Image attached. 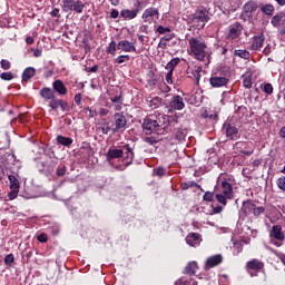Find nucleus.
I'll list each match as a JSON object with an SVG mask.
<instances>
[{"instance_id": "1", "label": "nucleus", "mask_w": 285, "mask_h": 285, "mask_svg": "<svg viewBox=\"0 0 285 285\" xmlns=\"http://www.w3.org/2000/svg\"><path fill=\"white\" fill-rule=\"evenodd\" d=\"M190 57H194L197 61H206L208 57H210V52L208 51V45L206 40L200 36L191 37L188 39Z\"/></svg>"}, {"instance_id": "2", "label": "nucleus", "mask_w": 285, "mask_h": 285, "mask_svg": "<svg viewBox=\"0 0 285 285\" xmlns=\"http://www.w3.org/2000/svg\"><path fill=\"white\" fill-rule=\"evenodd\" d=\"M61 8L63 12H77L78 14H81L83 8H86V3L81 0H62Z\"/></svg>"}, {"instance_id": "3", "label": "nucleus", "mask_w": 285, "mask_h": 285, "mask_svg": "<svg viewBox=\"0 0 285 285\" xmlns=\"http://www.w3.org/2000/svg\"><path fill=\"white\" fill-rule=\"evenodd\" d=\"M193 21L194 23H200V28H204L210 21V12L206 7H200L194 13Z\"/></svg>"}, {"instance_id": "4", "label": "nucleus", "mask_w": 285, "mask_h": 285, "mask_svg": "<svg viewBox=\"0 0 285 285\" xmlns=\"http://www.w3.org/2000/svg\"><path fill=\"white\" fill-rule=\"evenodd\" d=\"M269 238L274 246L279 247V244L277 242H284L285 239V235L284 232L282 230L281 225H274L272 227V230L269 232ZM273 239H276L277 242H274Z\"/></svg>"}, {"instance_id": "5", "label": "nucleus", "mask_w": 285, "mask_h": 285, "mask_svg": "<svg viewBox=\"0 0 285 285\" xmlns=\"http://www.w3.org/2000/svg\"><path fill=\"white\" fill-rule=\"evenodd\" d=\"M144 23H153L155 19H159V9L150 7L147 8L141 16Z\"/></svg>"}, {"instance_id": "6", "label": "nucleus", "mask_w": 285, "mask_h": 285, "mask_svg": "<svg viewBox=\"0 0 285 285\" xmlns=\"http://www.w3.org/2000/svg\"><path fill=\"white\" fill-rule=\"evenodd\" d=\"M8 179L10 181V193L8 194L9 199H17V196L19 195V179H17V176L9 175Z\"/></svg>"}, {"instance_id": "7", "label": "nucleus", "mask_w": 285, "mask_h": 285, "mask_svg": "<svg viewBox=\"0 0 285 285\" xmlns=\"http://www.w3.org/2000/svg\"><path fill=\"white\" fill-rule=\"evenodd\" d=\"M257 10V2L255 0H250L243 6V13L240 14V19L246 21L253 17V12Z\"/></svg>"}, {"instance_id": "8", "label": "nucleus", "mask_w": 285, "mask_h": 285, "mask_svg": "<svg viewBox=\"0 0 285 285\" xmlns=\"http://www.w3.org/2000/svg\"><path fill=\"white\" fill-rule=\"evenodd\" d=\"M244 30V27L239 22L232 23L228 28L227 32V39H230L232 41L239 38L242 36V32Z\"/></svg>"}, {"instance_id": "9", "label": "nucleus", "mask_w": 285, "mask_h": 285, "mask_svg": "<svg viewBox=\"0 0 285 285\" xmlns=\"http://www.w3.org/2000/svg\"><path fill=\"white\" fill-rule=\"evenodd\" d=\"M236 148L242 155H246L247 157H250L255 153V144L253 142L238 141L236 142Z\"/></svg>"}, {"instance_id": "10", "label": "nucleus", "mask_w": 285, "mask_h": 285, "mask_svg": "<svg viewBox=\"0 0 285 285\" xmlns=\"http://www.w3.org/2000/svg\"><path fill=\"white\" fill-rule=\"evenodd\" d=\"M223 132H225L227 139H230V140L239 139V129H237L235 125L225 122L223 125Z\"/></svg>"}, {"instance_id": "11", "label": "nucleus", "mask_w": 285, "mask_h": 285, "mask_svg": "<svg viewBox=\"0 0 285 285\" xmlns=\"http://www.w3.org/2000/svg\"><path fill=\"white\" fill-rule=\"evenodd\" d=\"M244 213H253L254 217H259L266 208L264 207H257L252 200H248L243 204Z\"/></svg>"}, {"instance_id": "12", "label": "nucleus", "mask_w": 285, "mask_h": 285, "mask_svg": "<svg viewBox=\"0 0 285 285\" xmlns=\"http://www.w3.org/2000/svg\"><path fill=\"white\" fill-rule=\"evenodd\" d=\"M115 119V128L114 132H119L120 130H124L126 126H128V120H126V116L121 112H117L114 116Z\"/></svg>"}, {"instance_id": "13", "label": "nucleus", "mask_w": 285, "mask_h": 285, "mask_svg": "<svg viewBox=\"0 0 285 285\" xmlns=\"http://www.w3.org/2000/svg\"><path fill=\"white\" fill-rule=\"evenodd\" d=\"M142 128L146 135H153V132H157V130H159V122H157V120L146 118L144 120Z\"/></svg>"}, {"instance_id": "14", "label": "nucleus", "mask_w": 285, "mask_h": 285, "mask_svg": "<svg viewBox=\"0 0 285 285\" xmlns=\"http://www.w3.org/2000/svg\"><path fill=\"white\" fill-rule=\"evenodd\" d=\"M224 262V257L222 254H216L214 256H210L205 262V271H210V268H215V266H219Z\"/></svg>"}, {"instance_id": "15", "label": "nucleus", "mask_w": 285, "mask_h": 285, "mask_svg": "<svg viewBox=\"0 0 285 285\" xmlns=\"http://www.w3.org/2000/svg\"><path fill=\"white\" fill-rule=\"evenodd\" d=\"M209 83L212 88H223V86H226L228 83V78L214 75L210 77Z\"/></svg>"}, {"instance_id": "16", "label": "nucleus", "mask_w": 285, "mask_h": 285, "mask_svg": "<svg viewBox=\"0 0 285 285\" xmlns=\"http://www.w3.org/2000/svg\"><path fill=\"white\" fill-rule=\"evenodd\" d=\"M169 108H171V110H184V108H186L184 97L178 95L174 96L169 102Z\"/></svg>"}, {"instance_id": "17", "label": "nucleus", "mask_w": 285, "mask_h": 285, "mask_svg": "<svg viewBox=\"0 0 285 285\" xmlns=\"http://www.w3.org/2000/svg\"><path fill=\"white\" fill-rule=\"evenodd\" d=\"M52 90L53 92H57V95H60L61 97L68 95V87H66V83L61 79L55 80L52 82Z\"/></svg>"}, {"instance_id": "18", "label": "nucleus", "mask_w": 285, "mask_h": 285, "mask_svg": "<svg viewBox=\"0 0 285 285\" xmlns=\"http://www.w3.org/2000/svg\"><path fill=\"white\" fill-rule=\"evenodd\" d=\"M219 181L222 194L226 195L227 197H233V185L226 179L222 180V176L218 177L217 184H219Z\"/></svg>"}, {"instance_id": "19", "label": "nucleus", "mask_w": 285, "mask_h": 285, "mask_svg": "<svg viewBox=\"0 0 285 285\" xmlns=\"http://www.w3.org/2000/svg\"><path fill=\"white\" fill-rule=\"evenodd\" d=\"M117 50H121L122 52H137V47L128 40H121L117 43Z\"/></svg>"}, {"instance_id": "20", "label": "nucleus", "mask_w": 285, "mask_h": 285, "mask_svg": "<svg viewBox=\"0 0 285 285\" xmlns=\"http://www.w3.org/2000/svg\"><path fill=\"white\" fill-rule=\"evenodd\" d=\"M185 239L186 244L191 247L199 246V244H202V235L198 233H189Z\"/></svg>"}, {"instance_id": "21", "label": "nucleus", "mask_w": 285, "mask_h": 285, "mask_svg": "<svg viewBox=\"0 0 285 285\" xmlns=\"http://www.w3.org/2000/svg\"><path fill=\"white\" fill-rule=\"evenodd\" d=\"M139 14V8L137 9H122L120 11V17L125 20V21H130L132 19H137V16Z\"/></svg>"}, {"instance_id": "22", "label": "nucleus", "mask_w": 285, "mask_h": 285, "mask_svg": "<svg viewBox=\"0 0 285 285\" xmlns=\"http://www.w3.org/2000/svg\"><path fill=\"white\" fill-rule=\"evenodd\" d=\"M265 40H266V38H264V36H255L253 38L249 50H253L254 52L262 50Z\"/></svg>"}, {"instance_id": "23", "label": "nucleus", "mask_w": 285, "mask_h": 285, "mask_svg": "<svg viewBox=\"0 0 285 285\" xmlns=\"http://www.w3.org/2000/svg\"><path fill=\"white\" fill-rule=\"evenodd\" d=\"M246 268L248 271H254L255 273H259V271L264 268V263L257 258H253L252 261L247 262Z\"/></svg>"}, {"instance_id": "24", "label": "nucleus", "mask_w": 285, "mask_h": 285, "mask_svg": "<svg viewBox=\"0 0 285 285\" xmlns=\"http://www.w3.org/2000/svg\"><path fill=\"white\" fill-rule=\"evenodd\" d=\"M124 157V149L110 148L107 151V161H112V159H121Z\"/></svg>"}, {"instance_id": "25", "label": "nucleus", "mask_w": 285, "mask_h": 285, "mask_svg": "<svg viewBox=\"0 0 285 285\" xmlns=\"http://www.w3.org/2000/svg\"><path fill=\"white\" fill-rule=\"evenodd\" d=\"M197 271H199V266L197 265V262L191 261L185 267L184 274L193 276V275H197Z\"/></svg>"}, {"instance_id": "26", "label": "nucleus", "mask_w": 285, "mask_h": 285, "mask_svg": "<svg viewBox=\"0 0 285 285\" xmlns=\"http://www.w3.org/2000/svg\"><path fill=\"white\" fill-rule=\"evenodd\" d=\"M125 159L127 164H132V159H135V151H132V148L130 145H124L122 146Z\"/></svg>"}, {"instance_id": "27", "label": "nucleus", "mask_w": 285, "mask_h": 285, "mask_svg": "<svg viewBox=\"0 0 285 285\" xmlns=\"http://www.w3.org/2000/svg\"><path fill=\"white\" fill-rule=\"evenodd\" d=\"M40 97H42V99H46V101H50L55 98V90L49 87H43L42 89H40Z\"/></svg>"}, {"instance_id": "28", "label": "nucleus", "mask_w": 285, "mask_h": 285, "mask_svg": "<svg viewBox=\"0 0 285 285\" xmlns=\"http://www.w3.org/2000/svg\"><path fill=\"white\" fill-rule=\"evenodd\" d=\"M35 75H37V69H35L33 67L26 68L22 72V81L31 80Z\"/></svg>"}, {"instance_id": "29", "label": "nucleus", "mask_w": 285, "mask_h": 285, "mask_svg": "<svg viewBox=\"0 0 285 285\" xmlns=\"http://www.w3.org/2000/svg\"><path fill=\"white\" fill-rule=\"evenodd\" d=\"M173 39H175V33H168V35L164 36L163 38H160L158 48L166 50V46H167L168 41H173Z\"/></svg>"}, {"instance_id": "30", "label": "nucleus", "mask_w": 285, "mask_h": 285, "mask_svg": "<svg viewBox=\"0 0 285 285\" xmlns=\"http://www.w3.org/2000/svg\"><path fill=\"white\" fill-rule=\"evenodd\" d=\"M181 190H188V188H198L202 190V185L197 184L195 180H189L180 184Z\"/></svg>"}, {"instance_id": "31", "label": "nucleus", "mask_w": 285, "mask_h": 285, "mask_svg": "<svg viewBox=\"0 0 285 285\" xmlns=\"http://www.w3.org/2000/svg\"><path fill=\"white\" fill-rule=\"evenodd\" d=\"M234 57H239V59L248 60L250 59V52L246 49L234 50Z\"/></svg>"}, {"instance_id": "32", "label": "nucleus", "mask_w": 285, "mask_h": 285, "mask_svg": "<svg viewBox=\"0 0 285 285\" xmlns=\"http://www.w3.org/2000/svg\"><path fill=\"white\" fill-rule=\"evenodd\" d=\"M261 12L267 14V17H273V14L275 13V7L271 3L263 4L261 7Z\"/></svg>"}, {"instance_id": "33", "label": "nucleus", "mask_w": 285, "mask_h": 285, "mask_svg": "<svg viewBox=\"0 0 285 285\" xmlns=\"http://www.w3.org/2000/svg\"><path fill=\"white\" fill-rule=\"evenodd\" d=\"M57 141H58V144H60V146H66L68 148V147L72 146L73 140L70 137L58 136Z\"/></svg>"}, {"instance_id": "34", "label": "nucleus", "mask_w": 285, "mask_h": 285, "mask_svg": "<svg viewBox=\"0 0 285 285\" xmlns=\"http://www.w3.org/2000/svg\"><path fill=\"white\" fill-rule=\"evenodd\" d=\"M180 59L179 58H174L171 59L167 65H166V70H170L171 72H175V69L179 66L180 63Z\"/></svg>"}, {"instance_id": "35", "label": "nucleus", "mask_w": 285, "mask_h": 285, "mask_svg": "<svg viewBox=\"0 0 285 285\" xmlns=\"http://www.w3.org/2000/svg\"><path fill=\"white\" fill-rule=\"evenodd\" d=\"M175 285H197V282L193 278L181 277L175 282Z\"/></svg>"}, {"instance_id": "36", "label": "nucleus", "mask_w": 285, "mask_h": 285, "mask_svg": "<svg viewBox=\"0 0 285 285\" xmlns=\"http://www.w3.org/2000/svg\"><path fill=\"white\" fill-rule=\"evenodd\" d=\"M161 98L160 97H154L150 101H149V108H151V110H157V108H159L161 106Z\"/></svg>"}, {"instance_id": "37", "label": "nucleus", "mask_w": 285, "mask_h": 285, "mask_svg": "<svg viewBox=\"0 0 285 285\" xmlns=\"http://www.w3.org/2000/svg\"><path fill=\"white\" fill-rule=\"evenodd\" d=\"M233 197H228L225 194H216V202L218 204H222L223 206H226L228 204V199H232Z\"/></svg>"}, {"instance_id": "38", "label": "nucleus", "mask_w": 285, "mask_h": 285, "mask_svg": "<svg viewBox=\"0 0 285 285\" xmlns=\"http://www.w3.org/2000/svg\"><path fill=\"white\" fill-rule=\"evenodd\" d=\"M243 85L244 88H253V79L250 78V73L243 75Z\"/></svg>"}, {"instance_id": "39", "label": "nucleus", "mask_w": 285, "mask_h": 285, "mask_svg": "<svg viewBox=\"0 0 285 285\" xmlns=\"http://www.w3.org/2000/svg\"><path fill=\"white\" fill-rule=\"evenodd\" d=\"M271 23H272V26H274V28H279V26H282V16L275 14L272 18Z\"/></svg>"}, {"instance_id": "40", "label": "nucleus", "mask_w": 285, "mask_h": 285, "mask_svg": "<svg viewBox=\"0 0 285 285\" xmlns=\"http://www.w3.org/2000/svg\"><path fill=\"white\" fill-rule=\"evenodd\" d=\"M0 79H2V81H12V79H14V75L11 71L2 72L0 75Z\"/></svg>"}, {"instance_id": "41", "label": "nucleus", "mask_w": 285, "mask_h": 285, "mask_svg": "<svg viewBox=\"0 0 285 285\" xmlns=\"http://www.w3.org/2000/svg\"><path fill=\"white\" fill-rule=\"evenodd\" d=\"M60 100L61 99H57V97L51 98V100L49 101V107L51 108V110H58Z\"/></svg>"}, {"instance_id": "42", "label": "nucleus", "mask_w": 285, "mask_h": 285, "mask_svg": "<svg viewBox=\"0 0 285 285\" xmlns=\"http://www.w3.org/2000/svg\"><path fill=\"white\" fill-rule=\"evenodd\" d=\"M108 55H115L117 52V42L111 41L107 47Z\"/></svg>"}, {"instance_id": "43", "label": "nucleus", "mask_w": 285, "mask_h": 285, "mask_svg": "<svg viewBox=\"0 0 285 285\" xmlns=\"http://www.w3.org/2000/svg\"><path fill=\"white\" fill-rule=\"evenodd\" d=\"M115 61L116 63H126L130 61V56L128 55L118 56Z\"/></svg>"}, {"instance_id": "44", "label": "nucleus", "mask_w": 285, "mask_h": 285, "mask_svg": "<svg viewBox=\"0 0 285 285\" xmlns=\"http://www.w3.org/2000/svg\"><path fill=\"white\" fill-rule=\"evenodd\" d=\"M176 139L177 141H184V139H186V131L184 129H178L176 131Z\"/></svg>"}, {"instance_id": "45", "label": "nucleus", "mask_w": 285, "mask_h": 285, "mask_svg": "<svg viewBox=\"0 0 285 285\" xmlns=\"http://www.w3.org/2000/svg\"><path fill=\"white\" fill-rule=\"evenodd\" d=\"M277 187L279 188V190L285 191V176L279 177L276 180Z\"/></svg>"}, {"instance_id": "46", "label": "nucleus", "mask_w": 285, "mask_h": 285, "mask_svg": "<svg viewBox=\"0 0 285 285\" xmlns=\"http://www.w3.org/2000/svg\"><path fill=\"white\" fill-rule=\"evenodd\" d=\"M0 66H1L2 70H10L12 65L10 63V60L2 59L0 61Z\"/></svg>"}, {"instance_id": "47", "label": "nucleus", "mask_w": 285, "mask_h": 285, "mask_svg": "<svg viewBox=\"0 0 285 285\" xmlns=\"http://www.w3.org/2000/svg\"><path fill=\"white\" fill-rule=\"evenodd\" d=\"M146 144H149V146H155V144H158L159 140L153 136L145 137Z\"/></svg>"}, {"instance_id": "48", "label": "nucleus", "mask_w": 285, "mask_h": 285, "mask_svg": "<svg viewBox=\"0 0 285 285\" xmlns=\"http://www.w3.org/2000/svg\"><path fill=\"white\" fill-rule=\"evenodd\" d=\"M156 32L158 35H166V32H170V27L158 26Z\"/></svg>"}, {"instance_id": "49", "label": "nucleus", "mask_w": 285, "mask_h": 285, "mask_svg": "<svg viewBox=\"0 0 285 285\" xmlns=\"http://www.w3.org/2000/svg\"><path fill=\"white\" fill-rule=\"evenodd\" d=\"M14 262V255L13 254H8L4 257V264L6 266H11V264Z\"/></svg>"}, {"instance_id": "50", "label": "nucleus", "mask_w": 285, "mask_h": 285, "mask_svg": "<svg viewBox=\"0 0 285 285\" xmlns=\"http://www.w3.org/2000/svg\"><path fill=\"white\" fill-rule=\"evenodd\" d=\"M204 202H213L214 199V194L213 191H206L203 196Z\"/></svg>"}, {"instance_id": "51", "label": "nucleus", "mask_w": 285, "mask_h": 285, "mask_svg": "<svg viewBox=\"0 0 285 285\" xmlns=\"http://www.w3.org/2000/svg\"><path fill=\"white\" fill-rule=\"evenodd\" d=\"M38 242H40L41 244H46V242H48V235H46L45 233L40 234L37 236Z\"/></svg>"}, {"instance_id": "52", "label": "nucleus", "mask_w": 285, "mask_h": 285, "mask_svg": "<svg viewBox=\"0 0 285 285\" xmlns=\"http://www.w3.org/2000/svg\"><path fill=\"white\" fill-rule=\"evenodd\" d=\"M264 92H266V95H273V85L266 83L264 86Z\"/></svg>"}, {"instance_id": "53", "label": "nucleus", "mask_w": 285, "mask_h": 285, "mask_svg": "<svg viewBox=\"0 0 285 285\" xmlns=\"http://www.w3.org/2000/svg\"><path fill=\"white\" fill-rule=\"evenodd\" d=\"M156 175L157 177H164V175H166V169H164V167H158L156 169Z\"/></svg>"}, {"instance_id": "54", "label": "nucleus", "mask_w": 285, "mask_h": 285, "mask_svg": "<svg viewBox=\"0 0 285 285\" xmlns=\"http://www.w3.org/2000/svg\"><path fill=\"white\" fill-rule=\"evenodd\" d=\"M173 72L174 71H168L167 73H166V76H165V79H166V82L167 83H173Z\"/></svg>"}, {"instance_id": "55", "label": "nucleus", "mask_w": 285, "mask_h": 285, "mask_svg": "<svg viewBox=\"0 0 285 285\" xmlns=\"http://www.w3.org/2000/svg\"><path fill=\"white\" fill-rule=\"evenodd\" d=\"M11 159L14 161L17 170H19L21 168V161L17 159V156H14V154L11 155Z\"/></svg>"}, {"instance_id": "56", "label": "nucleus", "mask_w": 285, "mask_h": 285, "mask_svg": "<svg viewBox=\"0 0 285 285\" xmlns=\"http://www.w3.org/2000/svg\"><path fill=\"white\" fill-rule=\"evenodd\" d=\"M110 18L111 19H119V11L117 9H111Z\"/></svg>"}, {"instance_id": "57", "label": "nucleus", "mask_w": 285, "mask_h": 285, "mask_svg": "<svg viewBox=\"0 0 285 285\" xmlns=\"http://www.w3.org/2000/svg\"><path fill=\"white\" fill-rule=\"evenodd\" d=\"M110 101H112V104H121V96H111Z\"/></svg>"}, {"instance_id": "58", "label": "nucleus", "mask_w": 285, "mask_h": 285, "mask_svg": "<svg viewBox=\"0 0 285 285\" xmlns=\"http://www.w3.org/2000/svg\"><path fill=\"white\" fill-rule=\"evenodd\" d=\"M86 110L89 112V117H91V118L97 117V110H95L90 107H87Z\"/></svg>"}, {"instance_id": "59", "label": "nucleus", "mask_w": 285, "mask_h": 285, "mask_svg": "<svg viewBox=\"0 0 285 285\" xmlns=\"http://www.w3.org/2000/svg\"><path fill=\"white\" fill-rule=\"evenodd\" d=\"M59 108H61V110H68L69 109L68 102L60 99Z\"/></svg>"}, {"instance_id": "60", "label": "nucleus", "mask_w": 285, "mask_h": 285, "mask_svg": "<svg viewBox=\"0 0 285 285\" xmlns=\"http://www.w3.org/2000/svg\"><path fill=\"white\" fill-rule=\"evenodd\" d=\"M66 175V167H60L57 169V176L58 177H63Z\"/></svg>"}, {"instance_id": "61", "label": "nucleus", "mask_w": 285, "mask_h": 285, "mask_svg": "<svg viewBox=\"0 0 285 285\" xmlns=\"http://www.w3.org/2000/svg\"><path fill=\"white\" fill-rule=\"evenodd\" d=\"M75 104L77 106H81V94H76L75 95Z\"/></svg>"}, {"instance_id": "62", "label": "nucleus", "mask_w": 285, "mask_h": 285, "mask_svg": "<svg viewBox=\"0 0 285 285\" xmlns=\"http://www.w3.org/2000/svg\"><path fill=\"white\" fill-rule=\"evenodd\" d=\"M148 28H149L148 24H141L139 27V31L144 32L145 35H148V32H149Z\"/></svg>"}, {"instance_id": "63", "label": "nucleus", "mask_w": 285, "mask_h": 285, "mask_svg": "<svg viewBox=\"0 0 285 285\" xmlns=\"http://www.w3.org/2000/svg\"><path fill=\"white\" fill-rule=\"evenodd\" d=\"M50 14H51V17H55L57 19H59V17H61V14H59V9H57V8L52 9Z\"/></svg>"}, {"instance_id": "64", "label": "nucleus", "mask_w": 285, "mask_h": 285, "mask_svg": "<svg viewBox=\"0 0 285 285\" xmlns=\"http://www.w3.org/2000/svg\"><path fill=\"white\" fill-rule=\"evenodd\" d=\"M99 70V66L95 65L90 67L89 69H86V72H97Z\"/></svg>"}]
</instances>
